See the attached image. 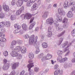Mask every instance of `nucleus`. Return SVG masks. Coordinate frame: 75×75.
Wrapping results in <instances>:
<instances>
[{"mask_svg":"<svg viewBox=\"0 0 75 75\" xmlns=\"http://www.w3.org/2000/svg\"><path fill=\"white\" fill-rule=\"evenodd\" d=\"M64 6L65 9H67L68 6V1H67L64 3Z\"/></svg>","mask_w":75,"mask_h":75,"instance_id":"nucleus-31","label":"nucleus"},{"mask_svg":"<svg viewBox=\"0 0 75 75\" xmlns=\"http://www.w3.org/2000/svg\"><path fill=\"white\" fill-rule=\"evenodd\" d=\"M14 27L15 28H17V29H20L21 28V26H19L17 24H15Z\"/></svg>","mask_w":75,"mask_h":75,"instance_id":"nucleus-37","label":"nucleus"},{"mask_svg":"<svg viewBox=\"0 0 75 75\" xmlns=\"http://www.w3.org/2000/svg\"><path fill=\"white\" fill-rule=\"evenodd\" d=\"M25 73V71L23 70L20 72L19 75H24Z\"/></svg>","mask_w":75,"mask_h":75,"instance_id":"nucleus-47","label":"nucleus"},{"mask_svg":"<svg viewBox=\"0 0 75 75\" xmlns=\"http://www.w3.org/2000/svg\"><path fill=\"white\" fill-rule=\"evenodd\" d=\"M34 69L35 72H38L40 70V68L38 67H36Z\"/></svg>","mask_w":75,"mask_h":75,"instance_id":"nucleus-46","label":"nucleus"},{"mask_svg":"<svg viewBox=\"0 0 75 75\" xmlns=\"http://www.w3.org/2000/svg\"><path fill=\"white\" fill-rule=\"evenodd\" d=\"M15 16L14 15H12L11 17V20L13 21L15 19Z\"/></svg>","mask_w":75,"mask_h":75,"instance_id":"nucleus-55","label":"nucleus"},{"mask_svg":"<svg viewBox=\"0 0 75 75\" xmlns=\"http://www.w3.org/2000/svg\"><path fill=\"white\" fill-rule=\"evenodd\" d=\"M24 10V6H22V7H21V8H20L19 10L20 11H21V12H22V11H23Z\"/></svg>","mask_w":75,"mask_h":75,"instance_id":"nucleus-53","label":"nucleus"},{"mask_svg":"<svg viewBox=\"0 0 75 75\" xmlns=\"http://www.w3.org/2000/svg\"><path fill=\"white\" fill-rule=\"evenodd\" d=\"M5 25L7 27H9L10 26V22L9 21L5 22Z\"/></svg>","mask_w":75,"mask_h":75,"instance_id":"nucleus-30","label":"nucleus"},{"mask_svg":"<svg viewBox=\"0 0 75 75\" xmlns=\"http://www.w3.org/2000/svg\"><path fill=\"white\" fill-rule=\"evenodd\" d=\"M5 25V22H2L0 23V27H3Z\"/></svg>","mask_w":75,"mask_h":75,"instance_id":"nucleus-40","label":"nucleus"},{"mask_svg":"<svg viewBox=\"0 0 75 75\" xmlns=\"http://www.w3.org/2000/svg\"><path fill=\"white\" fill-rule=\"evenodd\" d=\"M69 46H67V47L65 48V49H64L63 52H62V50H58L57 51V54L59 56L57 58V60L59 63H62V62H64V61L63 60V59H62V56H61V55L63 52H65L67 51L69 49L68 48V47H69Z\"/></svg>","mask_w":75,"mask_h":75,"instance_id":"nucleus-3","label":"nucleus"},{"mask_svg":"<svg viewBox=\"0 0 75 75\" xmlns=\"http://www.w3.org/2000/svg\"><path fill=\"white\" fill-rule=\"evenodd\" d=\"M17 44V42L15 40H13L12 41L11 43V45L10 46V48L11 49H13L14 48V45H16V44Z\"/></svg>","mask_w":75,"mask_h":75,"instance_id":"nucleus-14","label":"nucleus"},{"mask_svg":"<svg viewBox=\"0 0 75 75\" xmlns=\"http://www.w3.org/2000/svg\"><path fill=\"white\" fill-rule=\"evenodd\" d=\"M75 70L72 72L70 74V75H75Z\"/></svg>","mask_w":75,"mask_h":75,"instance_id":"nucleus-64","label":"nucleus"},{"mask_svg":"<svg viewBox=\"0 0 75 75\" xmlns=\"http://www.w3.org/2000/svg\"><path fill=\"white\" fill-rule=\"evenodd\" d=\"M37 49L36 50V54H38L39 52H40V49H39V48H36Z\"/></svg>","mask_w":75,"mask_h":75,"instance_id":"nucleus-58","label":"nucleus"},{"mask_svg":"<svg viewBox=\"0 0 75 75\" xmlns=\"http://www.w3.org/2000/svg\"><path fill=\"white\" fill-rule=\"evenodd\" d=\"M67 21L68 19L66 18H64L63 20L62 23H64V24H67Z\"/></svg>","mask_w":75,"mask_h":75,"instance_id":"nucleus-36","label":"nucleus"},{"mask_svg":"<svg viewBox=\"0 0 75 75\" xmlns=\"http://www.w3.org/2000/svg\"><path fill=\"white\" fill-rule=\"evenodd\" d=\"M15 73L16 72H15V71H14V70H13L11 72L10 74H9L8 75H14Z\"/></svg>","mask_w":75,"mask_h":75,"instance_id":"nucleus-52","label":"nucleus"},{"mask_svg":"<svg viewBox=\"0 0 75 75\" xmlns=\"http://www.w3.org/2000/svg\"><path fill=\"white\" fill-rule=\"evenodd\" d=\"M44 57V53H41L40 55H38V59H41V58H42V57Z\"/></svg>","mask_w":75,"mask_h":75,"instance_id":"nucleus-38","label":"nucleus"},{"mask_svg":"<svg viewBox=\"0 0 75 75\" xmlns=\"http://www.w3.org/2000/svg\"><path fill=\"white\" fill-rule=\"evenodd\" d=\"M18 66H19V63H15L13 64L12 68L13 69H16V67H18Z\"/></svg>","mask_w":75,"mask_h":75,"instance_id":"nucleus-17","label":"nucleus"},{"mask_svg":"<svg viewBox=\"0 0 75 75\" xmlns=\"http://www.w3.org/2000/svg\"><path fill=\"white\" fill-rule=\"evenodd\" d=\"M15 4H16V1L15 0H12L11 2V5L12 6H14Z\"/></svg>","mask_w":75,"mask_h":75,"instance_id":"nucleus-54","label":"nucleus"},{"mask_svg":"<svg viewBox=\"0 0 75 75\" xmlns=\"http://www.w3.org/2000/svg\"><path fill=\"white\" fill-rule=\"evenodd\" d=\"M59 74V75H62L63 74V71L62 70H56L54 72V75H58Z\"/></svg>","mask_w":75,"mask_h":75,"instance_id":"nucleus-9","label":"nucleus"},{"mask_svg":"<svg viewBox=\"0 0 75 75\" xmlns=\"http://www.w3.org/2000/svg\"><path fill=\"white\" fill-rule=\"evenodd\" d=\"M67 23H64L63 25V27L64 28H67Z\"/></svg>","mask_w":75,"mask_h":75,"instance_id":"nucleus-63","label":"nucleus"},{"mask_svg":"<svg viewBox=\"0 0 75 75\" xmlns=\"http://www.w3.org/2000/svg\"><path fill=\"white\" fill-rule=\"evenodd\" d=\"M22 27L24 31H27V30L28 29V26L27 25L24 23L22 24Z\"/></svg>","mask_w":75,"mask_h":75,"instance_id":"nucleus-24","label":"nucleus"},{"mask_svg":"<svg viewBox=\"0 0 75 75\" xmlns=\"http://www.w3.org/2000/svg\"><path fill=\"white\" fill-rule=\"evenodd\" d=\"M5 29L3 27H0V37H5L4 34L3 33L5 31Z\"/></svg>","mask_w":75,"mask_h":75,"instance_id":"nucleus-7","label":"nucleus"},{"mask_svg":"<svg viewBox=\"0 0 75 75\" xmlns=\"http://www.w3.org/2000/svg\"><path fill=\"white\" fill-rule=\"evenodd\" d=\"M49 14V12L48 11L45 12L43 15L42 17L44 19H45L46 18H47Z\"/></svg>","mask_w":75,"mask_h":75,"instance_id":"nucleus-26","label":"nucleus"},{"mask_svg":"<svg viewBox=\"0 0 75 75\" xmlns=\"http://www.w3.org/2000/svg\"><path fill=\"white\" fill-rule=\"evenodd\" d=\"M10 54L13 57H17V56L18 55V53L15 51H13Z\"/></svg>","mask_w":75,"mask_h":75,"instance_id":"nucleus-18","label":"nucleus"},{"mask_svg":"<svg viewBox=\"0 0 75 75\" xmlns=\"http://www.w3.org/2000/svg\"><path fill=\"white\" fill-rule=\"evenodd\" d=\"M71 10L72 11H74L75 13V6L71 8Z\"/></svg>","mask_w":75,"mask_h":75,"instance_id":"nucleus-56","label":"nucleus"},{"mask_svg":"<svg viewBox=\"0 0 75 75\" xmlns=\"http://www.w3.org/2000/svg\"><path fill=\"white\" fill-rule=\"evenodd\" d=\"M38 37L37 36L35 37L34 39V35H32L29 40V43L30 45H34L35 48H39L40 46V43L37 42Z\"/></svg>","mask_w":75,"mask_h":75,"instance_id":"nucleus-2","label":"nucleus"},{"mask_svg":"<svg viewBox=\"0 0 75 75\" xmlns=\"http://www.w3.org/2000/svg\"><path fill=\"white\" fill-rule=\"evenodd\" d=\"M63 61L64 62H65V61H67L68 60V58L66 57H64L63 59Z\"/></svg>","mask_w":75,"mask_h":75,"instance_id":"nucleus-61","label":"nucleus"},{"mask_svg":"<svg viewBox=\"0 0 75 75\" xmlns=\"http://www.w3.org/2000/svg\"><path fill=\"white\" fill-rule=\"evenodd\" d=\"M16 57L17 59H21V54L18 53V55L16 56Z\"/></svg>","mask_w":75,"mask_h":75,"instance_id":"nucleus-41","label":"nucleus"},{"mask_svg":"<svg viewBox=\"0 0 75 75\" xmlns=\"http://www.w3.org/2000/svg\"><path fill=\"white\" fill-rule=\"evenodd\" d=\"M34 18L33 17L31 19L30 23L31 24L30 25L29 28V30H31V29H32L33 28L34 26L35 25V22H33V20H34Z\"/></svg>","mask_w":75,"mask_h":75,"instance_id":"nucleus-5","label":"nucleus"},{"mask_svg":"<svg viewBox=\"0 0 75 75\" xmlns=\"http://www.w3.org/2000/svg\"><path fill=\"white\" fill-rule=\"evenodd\" d=\"M28 57L30 59H33L34 58V55L32 53H30L28 54Z\"/></svg>","mask_w":75,"mask_h":75,"instance_id":"nucleus-28","label":"nucleus"},{"mask_svg":"<svg viewBox=\"0 0 75 75\" xmlns=\"http://www.w3.org/2000/svg\"><path fill=\"white\" fill-rule=\"evenodd\" d=\"M0 38V47H4V45L2 44V42H5L6 40V38H3L4 37H2Z\"/></svg>","mask_w":75,"mask_h":75,"instance_id":"nucleus-8","label":"nucleus"},{"mask_svg":"<svg viewBox=\"0 0 75 75\" xmlns=\"http://www.w3.org/2000/svg\"><path fill=\"white\" fill-rule=\"evenodd\" d=\"M56 17V20L57 21L59 22H62V17L61 16H59V15H57Z\"/></svg>","mask_w":75,"mask_h":75,"instance_id":"nucleus-21","label":"nucleus"},{"mask_svg":"<svg viewBox=\"0 0 75 75\" xmlns=\"http://www.w3.org/2000/svg\"><path fill=\"white\" fill-rule=\"evenodd\" d=\"M73 14L70 11H69L67 14V16L69 18H71L72 17Z\"/></svg>","mask_w":75,"mask_h":75,"instance_id":"nucleus-29","label":"nucleus"},{"mask_svg":"<svg viewBox=\"0 0 75 75\" xmlns=\"http://www.w3.org/2000/svg\"><path fill=\"white\" fill-rule=\"evenodd\" d=\"M24 37L25 39H28V38H30V36L26 34L24 36Z\"/></svg>","mask_w":75,"mask_h":75,"instance_id":"nucleus-48","label":"nucleus"},{"mask_svg":"<svg viewBox=\"0 0 75 75\" xmlns=\"http://www.w3.org/2000/svg\"><path fill=\"white\" fill-rule=\"evenodd\" d=\"M10 67V64L8 63L6 64L2 67V69L3 70H7L8 69V67Z\"/></svg>","mask_w":75,"mask_h":75,"instance_id":"nucleus-13","label":"nucleus"},{"mask_svg":"<svg viewBox=\"0 0 75 75\" xmlns=\"http://www.w3.org/2000/svg\"><path fill=\"white\" fill-rule=\"evenodd\" d=\"M52 28L49 27L48 28V32H52Z\"/></svg>","mask_w":75,"mask_h":75,"instance_id":"nucleus-50","label":"nucleus"},{"mask_svg":"<svg viewBox=\"0 0 75 75\" xmlns=\"http://www.w3.org/2000/svg\"><path fill=\"white\" fill-rule=\"evenodd\" d=\"M32 3H33L31 2V1H28L26 3V5L28 7H31L32 6Z\"/></svg>","mask_w":75,"mask_h":75,"instance_id":"nucleus-34","label":"nucleus"},{"mask_svg":"<svg viewBox=\"0 0 75 75\" xmlns=\"http://www.w3.org/2000/svg\"><path fill=\"white\" fill-rule=\"evenodd\" d=\"M58 13L61 16H65V12L62 8H59L58 9Z\"/></svg>","mask_w":75,"mask_h":75,"instance_id":"nucleus-6","label":"nucleus"},{"mask_svg":"<svg viewBox=\"0 0 75 75\" xmlns=\"http://www.w3.org/2000/svg\"><path fill=\"white\" fill-rule=\"evenodd\" d=\"M21 13V11H20L19 10H18L16 11V16H18Z\"/></svg>","mask_w":75,"mask_h":75,"instance_id":"nucleus-43","label":"nucleus"},{"mask_svg":"<svg viewBox=\"0 0 75 75\" xmlns=\"http://www.w3.org/2000/svg\"><path fill=\"white\" fill-rule=\"evenodd\" d=\"M31 17V15L29 13H27L24 16L25 19H30Z\"/></svg>","mask_w":75,"mask_h":75,"instance_id":"nucleus-16","label":"nucleus"},{"mask_svg":"<svg viewBox=\"0 0 75 75\" xmlns=\"http://www.w3.org/2000/svg\"><path fill=\"white\" fill-rule=\"evenodd\" d=\"M35 1H37L38 5H40V4H41V0H30V2H31V3H34Z\"/></svg>","mask_w":75,"mask_h":75,"instance_id":"nucleus-27","label":"nucleus"},{"mask_svg":"<svg viewBox=\"0 0 75 75\" xmlns=\"http://www.w3.org/2000/svg\"><path fill=\"white\" fill-rule=\"evenodd\" d=\"M21 47H22L20 46H17L15 48H14V47L13 49H12V50H16L17 51H18V52H19V51H20L21 50Z\"/></svg>","mask_w":75,"mask_h":75,"instance_id":"nucleus-23","label":"nucleus"},{"mask_svg":"<svg viewBox=\"0 0 75 75\" xmlns=\"http://www.w3.org/2000/svg\"><path fill=\"white\" fill-rule=\"evenodd\" d=\"M71 1V3L69 4V6H74L75 5V2L73 1L71 2V1H73L74 0H70Z\"/></svg>","mask_w":75,"mask_h":75,"instance_id":"nucleus-39","label":"nucleus"},{"mask_svg":"<svg viewBox=\"0 0 75 75\" xmlns=\"http://www.w3.org/2000/svg\"><path fill=\"white\" fill-rule=\"evenodd\" d=\"M46 23L47 24H49L50 25H52V24L54 23V24L56 26V30L58 31H61L63 30L62 28H61V26H59L58 22L54 21V19L52 18H50L47 19Z\"/></svg>","mask_w":75,"mask_h":75,"instance_id":"nucleus-1","label":"nucleus"},{"mask_svg":"<svg viewBox=\"0 0 75 75\" xmlns=\"http://www.w3.org/2000/svg\"><path fill=\"white\" fill-rule=\"evenodd\" d=\"M72 65L71 63H65L64 65V68H69L72 67Z\"/></svg>","mask_w":75,"mask_h":75,"instance_id":"nucleus-10","label":"nucleus"},{"mask_svg":"<svg viewBox=\"0 0 75 75\" xmlns=\"http://www.w3.org/2000/svg\"><path fill=\"white\" fill-rule=\"evenodd\" d=\"M41 61L42 62H43V61H44L45 60V57H43L42 58H41Z\"/></svg>","mask_w":75,"mask_h":75,"instance_id":"nucleus-57","label":"nucleus"},{"mask_svg":"<svg viewBox=\"0 0 75 75\" xmlns=\"http://www.w3.org/2000/svg\"><path fill=\"white\" fill-rule=\"evenodd\" d=\"M3 61L4 64H6V63L7 62V60L6 59H4Z\"/></svg>","mask_w":75,"mask_h":75,"instance_id":"nucleus-59","label":"nucleus"},{"mask_svg":"<svg viewBox=\"0 0 75 75\" xmlns=\"http://www.w3.org/2000/svg\"><path fill=\"white\" fill-rule=\"evenodd\" d=\"M4 17H5V14L3 13H1L0 14V18L3 19L4 18Z\"/></svg>","mask_w":75,"mask_h":75,"instance_id":"nucleus-35","label":"nucleus"},{"mask_svg":"<svg viewBox=\"0 0 75 75\" xmlns=\"http://www.w3.org/2000/svg\"><path fill=\"white\" fill-rule=\"evenodd\" d=\"M23 1H24L23 0H18L16 3L17 6L19 7H21L23 5Z\"/></svg>","mask_w":75,"mask_h":75,"instance_id":"nucleus-12","label":"nucleus"},{"mask_svg":"<svg viewBox=\"0 0 75 75\" xmlns=\"http://www.w3.org/2000/svg\"><path fill=\"white\" fill-rule=\"evenodd\" d=\"M63 40H64V38L62 37L60 38L59 39V41L62 42L63 41Z\"/></svg>","mask_w":75,"mask_h":75,"instance_id":"nucleus-60","label":"nucleus"},{"mask_svg":"<svg viewBox=\"0 0 75 75\" xmlns=\"http://www.w3.org/2000/svg\"><path fill=\"white\" fill-rule=\"evenodd\" d=\"M59 67V65L58 64L55 65L54 67V69H57Z\"/></svg>","mask_w":75,"mask_h":75,"instance_id":"nucleus-51","label":"nucleus"},{"mask_svg":"<svg viewBox=\"0 0 75 75\" xmlns=\"http://www.w3.org/2000/svg\"><path fill=\"white\" fill-rule=\"evenodd\" d=\"M14 34H18L21 35L23 33V31L22 30H20V29H17L15 30L14 31Z\"/></svg>","mask_w":75,"mask_h":75,"instance_id":"nucleus-11","label":"nucleus"},{"mask_svg":"<svg viewBox=\"0 0 75 75\" xmlns=\"http://www.w3.org/2000/svg\"><path fill=\"white\" fill-rule=\"evenodd\" d=\"M65 33V30L63 31L62 32H61L59 34L57 35V36L58 37H62L64 35V33Z\"/></svg>","mask_w":75,"mask_h":75,"instance_id":"nucleus-32","label":"nucleus"},{"mask_svg":"<svg viewBox=\"0 0 75 75\" xmlns=\"http://www.w3.org/2000/svg\"><path fill=\"white\" fill-rule=\"evenodd\" d=\"M3 8H4V10L6 11V12H7V11H8L10 10L9 9V7H8V6L6 5H3Z\"/></svg>","mask_w":75,"mask_h":75,"instance_id":"nucleus-19","label":"nucleus"},{"mask_svg":"<svg viewBox=\"0 0 75 75\" xmlns=\"http://www.w3.org/2000/svg\"><path fill=\"white\" fill-rule=\"evenodd\" d=\"M37 8H38L37 6V4L36 3H34L33 6L31 8V11H34L37 10Z\"/></svg>","mask_w":75,"mask_h":75,"instance_id":"nucleus-15","label":"nucleus"},{"mask_svg":"<svg viewBox=\"0 0 75 75\" xmlns=\"http://www.w3.org/2000/svg\"><path fill=\"white\" fill-rule=\"evenodd\" d=\"M39 30V28L38 27H36L35 28V32L36 31H38V30Z\"/></svg>","mask_w":75,"mask_h":75,"instance_id":"nucleus-62","label":"nucleus"},{"mask_svg":"<svg viewBox=\"0 0 75 75\" xmlns=\"http://www.w3.org/2000/svg\"><path fill=\"white\" fill-rule=\"evenodd\" d=\"M42 45L43 48H47L48 46V44L46 42H43L42 44Z\"/></svg>","mask_w":75,"mask_h":75,"instance_id":"nucleus-22","label":"nucleus"},{"mask_svg":"<svg viewBox=\"0 0 75 75\" xmlns=\"http://www.w3.org/2000/svg\"><path fill=\"white\" fill-rule=\"evenodd\" d=\"M68 42L67 41L65 42L63 44V45L61 46V47L62 48H64L66 46H67V44H68Z\"/></svg>","mask_w":75,"mask_h":75,"instance_id":"nucleus-33","label":"nucleus"},{"mask_svg":"<svg viewBox=\"0 0 75 75\" xmlns=\"http://www.w3.org/2000/svg\"><path fill=\"white\" fill-rule=\"evenodd\" d=\"M3 54L5 57H7L8 55V52L7 51H5L3 52Z\"/></svg>","mask_w":75,"mask_h":75,"instance_id":"nucleus-44","label":"nucleus"},{"mask_svg":"<svg viewBox=\"0 0 75 75\" xmlns=\"http://www.w3.org/2000/svg\"><path fill=\"white\" fill-rule=\"evenodd\" d=\"M45 73L43 71H41L38 74V75H45Z\"/></svg>","mask_w":75,"mask_h":75,"instance_id":"nucleus-49","label":"nucleus"},{"mask_svg":"<svg viewBox=\"0 0 75 75\" xmlns=\"http://www.w3.org/2000/svg\"><path fill=\"white\" fill-rule=\"evenodd\" d=\"M52 54H48L46 55V56L45 57V59L46 60H47V59H50L52 58Z\"/></svg>","mask_w":75,"mask_h":75,"instance_id":"nucleus-25","label":"nucleus"},{"mask_svg":"<svg viewBox=\"0 0 75 75\" xmlns=\"http://www.w3.org/2000/svg\"><path fill=\"white\" fill-rule=\"evenodd\" d=\"M16 42L19 45H20L23 43V41L20 40H18L16 41Z\"/></svg>","mask_w":75,"mask_h":75,"instance_id":"nucleus-42","label":"nucleus"},{"mask_svg":"<svg viewBox=\"0 0 75 75\" xmlns=\"http://www.w3.org/2000/svg\"><path fill=\"white\" fill-rule=\"evenodd\" d=\"M48 34H47V35L49 37H52V32H48Z\"/></svg>","mask_w":75,"mask_h":75,"instance_id":"nucleus-45","label":"nucleus"},{"mask_svg":"<svg viewBox=\"0 0 75 75\" xmlns=\"http://www.w3.org/2000/svg\"><path fill=\"white\" fill-rule=\"evenodd\" d=\"M20 51H21L22 53L24 54L25 53L26 51H27L26 48L24 46L22 47Z\"/></svg>","mask_w":75,"mask_h":75,"instance_id":"nucleus-20","label":"nucleus"},{"mask_svg":"<svg viewBox=\"0 0 75 75\" xmlns=\"http://www.w3.org/2000/svg\"><path fill=\"white\" fill-rule=\"evenodd\" d=\"M34 63H30L28 66L27 67L28 68V70L29 71V75H34V72L32 70H30L31 68L33 67L34 65Z\"/></svg>","mask_w":75,"mask_h":75,"instance_id":"nucleus-4","label":"nucleus"}]
</instances>
